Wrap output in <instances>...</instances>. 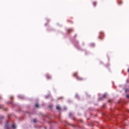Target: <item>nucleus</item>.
Wrapping results in <instances>:
<instances>
[{"label": "nucleus", "mask_w": 129, "mask_h": 129, "mask_svg": "<svg viewBox=\"0 0 129 129\" xmlns=\"http://www.w3.org/2000/svg\"><path fill=\"white\" fill-rule=\"evenodd\" d=\"M73 76L74 77H76L77 78V80H79L80 81H82V80H83V78H82L80 76L78 75V73H75L73 74Z\"/></svg>", "instance_id": "nucleus-1"}, {"label": "nucleus", "mask_w": 129, "mask_h": 129, "mask_svg": "<svg viewBox=\"0 0 129 129\" xmlns=\"http://www.w3.org/2000/svg\"><path fill=\"white\" fill-rule=\"evenodd\" d=\"M46 77L47 79H48V80H50V79H51V76L49 75V74H47L46 75Z\"/></svg>", "instance_id": "nucleus-2"}, {"label": "nucleus", "mask_w": 129, "mask_h": 129, "mask_svg": "<svg viewBox=\"0 0 129 129\" xmlns=\"http://www.w3.org/2000/svg\"><path fill=\"white\" fill-rule=\"evenodd\" d=\"M56 109L57 110H61V107H60V106H59V105H57L56 106Z\"/></svg>", "instance_id": "nucleus-3"}, {"label": "nucleus", "mask_w": 129, "mask_h": 129, "mask_svg": "<svg viewBox=\"0 0 129 129\" xmlns=\"http://www.w3.org/2000/svg\"><path fill=\"white\" fill-rule=\"evenodd\" d=\"M68 32L69 33V34H70L71 32H73V29H69L68 30Z\"/></svg>", "instance_id": "nucleus-4"}, {"label": "nucleus", "mask_w": 129, "mask_h": 129, "mask_svg": "<svg viewBox=\"0 0 129 129\" xmlns=\"http://www.w3.org/2000/svg\"><path fill=\"white\" fill-rule=\"evenodd\" d=\"M93 5L94 7H96V5H97L96 2L93 3Z\"/></svg>", "instance_id": "nucleus-5"}, {"label": "nucleus", "mask_w": 129, "mask_h": 129, "mask_svg": "<svg viewBox=\"0 0 129 129\" xmlns=\"http://www.w3.org/2000/svg\"><path fill=\"white\" fill-rule=\"evenodd\" d=\"M35 106H36V107L39 108V104L36 103V104H35Z\"/></svg>", "instance_id": "nucleus-6"}, {"label": "nucleus", "mask_w": 129, "mask_h": 129, "mask_svg": "<svg viewBox=\"0 0 129 129\" xmlns=\"http://www.w3.org/2000/svg\"><path fill=\"white\" fill-rule=\"evenodd\" d=\"M12 127L14 129H15V128H16V125L13 124L12 126Z\"/></svg>", "instance_id": "nucleus-7"}, {"label": "nucleus", "mask_w": 129, "mask_h": 129, "mask_svg": "<svg viewBox=\"0 0 129 129\" xmlns=\"http://www.w3.org/2000/svg\"><path fill=\"white\" fill-rule=\"evenodd\" d=\"M105 96H106L105 95H103L102 96V98H105Z\"/></svg>", "instance_id": "nucleus-8"}, {"label": "nucleus", "mask_w": 129, "mask_h": 129, "mask_svg": "<svg viewBox=\"0 0 129 129\" xmlns=\"http://www.w3.org/2000/svg\"><path fill=\"white\" fill-rule=\"evenodd\" d=\"M33 121H34V122H37V119H34L33 120Z\"/></svg>", "instance_id": "nucleus-9"}, {"label": "nucleus", "mask_w": 129, "mask_h": 129, "mask_svg": "<svg viewBox=\"0 0 129 129\" xmlns=\"http://www.w3.org/2000/svg\"><path fill=\"white\" fill-rule=\"evenodd\" d=\"M5 127H6V128H9V127H8V124H6V125H5Z\"/></svg>", "instance_id": "nucleus-10"}, {"label": "nucleus", "mask_w": 129, "mask_h": 129, "mask_svg": "<svg viewBox=\"0 0 129 129\" xmlns=\"http://www.w3.org/2000/svg\"><path fill=\"white\" fill-rule=\"evenodd\" d=\"M68 22L69 23H72V21H69V20H68Z\"/></svg>", "instance_id": "nucleus-11"}, {"label": "nucleus", "mask_w": 129, "mask_h": 129, "mask_svg": "<svg viewBox=\"0 0 129 129\" xmlns=\"http://www.w3.org/2000/svg\"><path fill=\"white\" fill-rule=\"evenodd\" d=\"M126 97H127V98H129V95H127Z\"/></svg>", "instance_id": "nucleus-12"}, {"label": "nucleus", "mask_w": 129, "mask_h": 129, "mask_svg": "<svg viewBox=\"0 0 129 129\" xmlns=\"http://www.w3.org/2000/svg\"><path fill=\"white\" fill-rule=\"evenodd\" d=\"M99 39H102V38H101V37H100V36H99Z\"/></svg>", "instance_id": "nucleus-13"}, {"label": "nucleus", "mask_w": 129, "mask_h": 129, "mask_svg": "<svg viewBox=\"0 0 129 129\" xmlns=\"http://www.w3.org/2000/svg\"><path fill=\"white\" fill-rule=\"evenodd\" d=\"M1 118H4V117H1Z\"/></svg>", "instance_id": "nucleus-14"}, {"label": "nucleus", "mask_w": 129, "mask_h": 129, "mask_svg": "<svg viewBox=\"0 0 129 129\" xmlns=\"http://www.w3.org/2000/svg\"><path fill=\"white\" fill-rule=\"evenodd\" d=\"M11 98H13V97H11Z\"/></svg>", "instance_id": "nucleus-15"}]
</instances>
